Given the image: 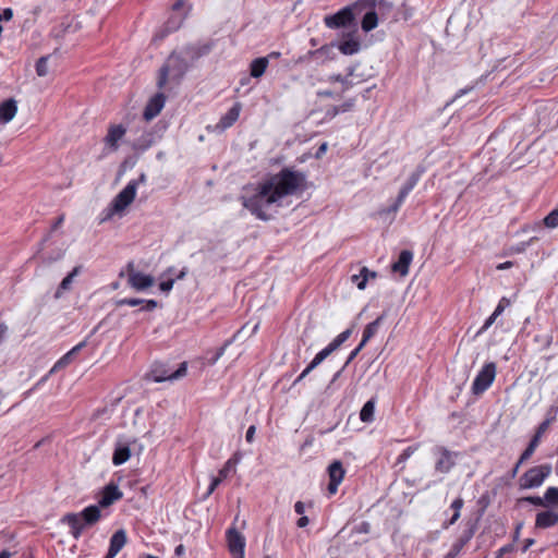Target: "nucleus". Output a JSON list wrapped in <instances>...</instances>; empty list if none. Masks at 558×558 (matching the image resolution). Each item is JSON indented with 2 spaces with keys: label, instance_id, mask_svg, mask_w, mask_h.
Segmentation results:
<instances>
[{
  "label": "nucleus",
  "instance_id": "f257e3e1",
  "mask_svg": "<svg viewBox=\"0 0 558 558\" xmlns=\"http://www.w3.org/2000/svg\"><path fill=\"white\" fill-rule=\"evenodd\" d=\"M275 195L282 199L292 196L306 189V175L304 172L294 170L292 167H284L278 173L265 180Z\"/></svg>",
  "mask_w": 558,
  "mask_h": 558
},
{
  "label": "nucleus",
  "instance_id": "f03ea898",
  "mask_svg": "<svg viewBox=\"0 0 558 558\" xmlns=\"http://www.w3.org/2000/svg\"><path fill=\"white\" fill-rule=\"evenodd\" d=\"M279 202L280 198L275 195V192L270 189V185L264 181L258 185L254 195L250 197H243L242 205L256 218L266 221L270 219L268 209L270 206L278 204Z\"/></svg>",
  "mask_w": 558,
  "mask_h": 558
},
{
  "label": "nucleus",
  "instance_id": "7ed1b4c3",
  "mask_svg": "<svg viewBox=\"0 0 558 558\" xmlns=\"http://www.w3.org/2000/svg\"><path fill=\"white\" fill-rule=\"evenodd\" d=\"M101 518L99 506L92 505L81 512H71L62 517L61 522L70 527V534L78 539L83 531L96 524Z\"/></svg>",
  "mask_w": 558,
  "mask_h": 558
},
{
  "label": "nucleus",
  "instance_id": "20e7f679",
  "mask_svg": "<svg viewBox=\"0 0 558 558\" xmlns=\"http://www.w3.org/2000/svg\"><path fill=\"white\" fill-rule=\"evenodd\" d=\"M551 471L553 468L548 463L533 466L522 474L519 480V487L521 489L537 488L551 474Z\"/></svg>",
  "mask_w": 558,
  "mask_h": 558
},
{
  "label": "nucleus",
  "instance_id": "39448f33",
  "mask_svg": "<svg viewBox=\"0 0 558 558\" xmlns=\"http://www.w3.org/2000/svg\"><path fill=\"white\" fill-rule=\"evenodd\" d=\"M135 196V183L129 182L126 186L113 198L110 206L104 210L105 216L101 221L110 219L116 213L123 211L134 201Z\"/></svg>",
  "mask_w": 558,
  "mask_h": 558
},
{
  "label": "nucleus",
  "instance_id": "423d86ee",
  "mask_svg": "<svg viewBox=\"0 0 558 558\" xmlns=\"http://www.w3.org/2000/svg\"><path fill=\"white\" fill-rule=\"evenodd\" d=\"M135 196V183L129 182L126 186L113 198L110 206L104 210L105 216L101 221L110 219L116 213L123 211L134 201Z\"/></svg>",
  "mask_w": 558,
  "mask_h": 558
},
{
  "label": "nucleus",
  "instance_id": "0eeeda50",
  "mask_svg": "<svg viewBox=\"0 0 558 558\" xmlns=\"http://www.w3.org/2000/svg\"><path fill=\"white\" fill-rule=\"evenodd\" d=\"M497 373V367L494 362L486 363L478 372L472 384V393L481 396L494 383Z\"/></svg>",
  "mask_w": 558,
  "mask_h": 558
},
{
  "label": "nucleus",
  "instance_id": "6e6552de",
  "mask_svg": "<svg viewBox=\"0 0 558 558\" xmlns=\"http://www.w3.org/2000/svg\"><path fill=\"white\" fill-rule=\"evenodd\" d=\"M187 364L182 362L177 371H170L163 364H156L153 366L148 374V378L155 383H162L166 380H175L186 375Z\"/></svg>",
  "mask_w": 558,
  "mask_h": 558
},
{
  "label": "nucleus",
  "instance_id": "1a4fd4ad",
  "mask_svg": "<svg viewBox=\"0 0 558 558\" xmlns=\"http://www.w3.org/2000/svg\"><path fill=\"white\" fill-rule=\"evenodd\" d=\"M424 173V168L418 167L407 180V182L402 185L399 191V194L395 202L385 210L386 214H396L404 199L409 195V193L414 189V186L420 181L422 174Z\"/></svg>",
  "mask_w": 558,
  "mask_h": 558
},
{
  "label": "nucleus",
  "instance_id": "9d476101",
  "mask_svg": "<svg viewBox=\"0 0 558 558\" xmlns=\"http://www.w3.org/2000/svg\"><path fill=\"white\" fill-rule=\"evenodd\" d=\"M434 456L437 458L435 463V471L438 473L447 474L456 465V458L458 452L448 450L446 447L436 446L433 449Z\"/></svg>",
  "mask_w": 558,
  "mask_h": 558
},
{
  "label": "nucleus",
  "instance_id": "9b49d317",
  "mask_svg": "<svg viewBox=\"0 0 558 558\" xmlns=\"http://www.w3.org/2000/svg\"><path fill=\"white\" fill-rule=\"evenodd\" d=\"M173 71H177V73H175L177 76H181L184 72L183 60L174 53H172L168 58L166 64L162 65L159 70V76H158V81H157V86L159 88H162L166 85L169 74Z\"/></svg>",
  "mask_w": 558,
  "mask_h": 558
},
{
  "label": "nucleus",
  "instance_id": "f8f14e48",
  "mask_svg": "<svg viewBox=\"0 0 558 558\" xmlns=\"http://www.w3.org/2000/svg\"><path fill=\"white\" fill-rule=\"evenodd\" d=\"M352 329H345L339 333L326 348L320 350L315 357L311 361L312 366L317 367L325 359H327L332 352L338 350L351 336Z\"/></svg>",
  "mask_w": 558,
  "mask_h": 558
},
{
  "label": "nucleus",
  "instance_id": "ddd939ff",
  "mask_svg": "<svg viewBox=\"0 0 558 558\" xmlns=\"http://www.w3.org/2000/svg\"><path fill=\"white\" fill-rule=\"evenodd\" d=\"M354 21L351 7H345L332 15H326L324 23L328 28L336 29L349 26Z\"/></svg>",
  "mask_w": 558,
  "mask_h": 558
},
{
  "label": "nucleus",
  "instance_id": "4468645a",
  "mask_svg": "<svg viewBox=\"0 0 558 558\" xmlns=\"http://www.w3.org/2000/svg\"><path fill=\"white\" fill-rule=\"evenodd\" d=\"M228 547L234 558H244L245 538L234 527H230L226 533Z\"/></svg>",
  "mask_w": 558,
  "mask_h": 558
},
{
  "label": "nucleus",
  "instance_id": "2eb2a0df",
  "mask_svg": "<svg viewBox=\"0 0 558 558\" xmlns=\"http://www.w3.org/2000/svg\"><path fill=\"white\" fill-rule=\"evenodd\" d=\"M558 487H548L543 497L539 496H526L522 497L520 502H529L537 507H553V502L558 501Z\"/></svg>",
  "mask_w": 558,
  "mask_h": 558
},
{
  "label": "nucleus",
  "instance_id": "dca6fc26",
  "mask_svg": "<svg viewBox=\"0 0 558 558\" xmlns=\"http://www.w3.org/2000/svg\"><path fill=\"white\" fill-rule=\"evenodd\" d=\"M345 471L343 469L342 463L339 460L333 461L328 466V475H329V484L328 492L330 495L337 493L340 483L344 477Z\"/></svg>",
  "mask_w": 558,
  "mask_h": 558
},
{
  "label": "nucleus",
  "instance_id": "f3484780",
  "mask_svg": "<svg viewBox=\"0 0 558 558\" xmlns=\"http://www.w3.org/2000/svg\"><path fill=\"white\" fill-rule=\"evenodd\" d=\"M122 498L123 493L119 489L118 485L110 482L102 488L98 506L99 508H107Z\"/></svg>",
  "mask_w": 558,
  "mask_h": 558
},
{
  "label": "nucleus",
  "instance_id": "a211bd4d",
  "mask_svg": "<svg viewBox=\"0 0 558 558\" xmlns=\"http://www.w3.org/2000/svg\"><path fill=\"white\" fill-rule=\"evenodd\" d=\"M166 104V96L162 93H157L155 96H153L143 112V118L146 121L153 120L155 117H157Z\"/></svg>",
  "mask_w": 558,
  "mask_h": 558
},
{
  "label": "nucleus",
  "instance_id": "6ab92c4d",
  "mask_svg": "<svg viewBox=\"0 0 558 558\" xmlns=\"http://www.w3.org/2000/svg\"><path fill=\"white\" fill-rule=\"evenodd\" d=\"M126 129L121 124H112L109 126L107 135L104 138L106 146L111 151H116L119 148V142L124 137Z\"/></svg>",
  "mask_w": 558,
  "mask_h": 558
},
{
  "label": "nucleus",
  "instance_id": "aec40b11",
  "mask_svg": "<svg viewBox=\"0 0 558 558\" xmlns=\"http://www.w3.org/2000/svg\"><path fill=\"white\" fill-rule=\"evenodd\" d=\"M558 524V511L553 509H547L541 511L535 517V527L536 529H549Z\"/></svg>",
  "mask_w": 558,
  "mask_h": 558
},
{
  "label": "nucleus",
  "instance_id": "412c9836",
  "mask_svg": "<svg viewBox=\"0 0 558 558\" xmlns=\"http://www.w3.org/2000/svg\"><path fill=\"white\" fill-rule=\"evenodd\" d=\"M242 109V105L240 102H235L226 114H223L219 122L216 125V129L219 131H225L232 126L239 119L240 112Z\"/></svg>",
  "mask_w": 558,
  "mask_h": 558
},
{
  "label": "nucleus",
  "instance_id": "4be33fe9",
  "mask_svg": "<svg viewBox=\"0 0 558 558\" xmlns=\"http://www.w3.org/2000/svg\"><path fill=\"white\" fill-rule=\"evenodd\" d=\"M413 259V253L409 250H403L399 254L398 260L391 265V270L404 277L409 272L410 264Z\"/></svg>",
  "mask_w": 558,
  "mask_h": 558
},
{
  "label": "nucleus",
  "instance_id": "5701e85b",
  "mask_svg": "<svg viewBox=\"0 0 558 558\" xmlns=\"http://www.w3.org/2000/svg\"><path fill=\"white\" fill-rule=\"evenodd\" d=\"M129 286L136 291H144L150 288L155 283V279L150 275H146L143 272L133 274L130 279H128Z\"/></svg>",
  "mask_w": 558,
  "mask_h": 558
},
{
  "label": "nucleus",
  "instance_id": "b1692460",
  "mask_svg": "<svg viewBox=\"0 0 558 558\" xmlns=\"http://www.w3.org/2000/svg\"><path fill=\"white\" fill-rule=\"evenodd\" d=\"M17 112V104L13 98L5 99L0 104V125L8 124Z\"/></svg>",
  "mask_w": 558,
  "mask_h": 558
},
{
  "label": "nucleus",
  "instance_id": "393cba45",
  "mask_svg": "<svg viewBox=\"0 0 558 558\" xmlns=\"http://www.w3.org/2000/svg\"><path fill=\"white\" fill-rule=\"evenodd\" d=\"M117 304H118V306L143 305L141 311H145V312H151L158 306V303L155 300H142V299H135V298L121 299L117 302Z\"/></svg>",
  "mask_w": 558,
  "mask_h": 558
},
{
  "label": "nucleus",
  "instance_id": "a878e982",
  "mask_svg": "<svg viewBox=\"0 0 558 558\" xmlns=\"http://www.w3.org/2000/svg\"><path fill=\"white\" fill-rule=\"evenodd\" d=\"M126 544V533L124 530H118L113 533V535L110 538L109 544V556L116 557L118 553L124 547Z\"/></svg>",
  "mask_w": 558,
  "mask_h": 558
},
{
  "label": "nucleus",
  "instance_id": "bb28decb",
  "mask_svg": "<svg viewBox=\"0 0 558 558\" xmlns=\"http://www.w3.org/2000/svg\"><path fill=\"white\" fill-rule=\"evenodd\" d=\"M131 457V449L128 442L118 441L114 447L112 454V463L114 465H121L125 463Z\"/></svg>",
  "mask_w": 558,
  "mask_h": 558
},
{
  "label": "nucleus",
  "instance_id": "cd10ccee",
  "mask_svg": "<svg viewBox=\"0 0 558 558\" xmlns=\"http://www.w3.org/2000/svg\"><path fill=\"white\" fill-rule=\"evenodd\" d=\"M81 272V266H76L69 272L63 280L60 282L59 287L54 292V298L60 299L66 291H70L72 288V283L74 278Z\"/></svg>",
  "mask_w": 558,
  "mask_h": 558
},
{
  "label": "nucleus",
  "instance_id": "c85d7f7f",
  "mask_svg": "<svg viewBox=\"0 0 558 558\" xmlns=\"http://www.w3.org/2000/svg\"><path fill=\"white\" fill-rule=\"evenodd\" d=\"M386 314L383 313L380 316H378L374 322L367 324L363 330L362 336V345H366V343L378 332L379 326L381 325L383 320L385 319Z\"/></svg>",
  "mask_w": 558,
  "mask_h": 558
},
{
  "label": "nucleus",
  "instance_id": "c756f323",
  "mask_svg": "<svg viewBox=\"0 0 558 558\" xmlns=\"http://www.w3.org/2000/svg\"><path fill=\"white\" fill-rule=\"evenodd\" d=\"M156 142L155 134L153 132H144L138 138L135 140L133 148L135 150L145 151Z\"/></svg>",
  "mask_w": 558,
  "mask_h": 558
},
{
  "label": "nucleus",
  "instance_id": "7c9ffc66",
  "mask_svg": "<svg viewBox=\"0 0 558 558\" xmlns=\"http://www.w3.org/2000/svg\"><path fill=\"white\" fill-rule=\"evenodd\" d=\"M268 66V59L266 57L257 58L252 61L250 71L251 76L258 78L260 77Z\"/></svg>",
  "mask_w": 558,
  "mask_h": 558
},
{
  "label": "nucleus",
  "instance_id": "2f4dec72",
  "mask_svg": "<svg viewBox=\"0 0 558 558\" xmlns=\"http://www.w3.org/2000/svg\"><path fill=\"white\" fill-rule=\"evenodd\" d=\"M352 75V70L349 72L348 75H341V74H332L327 77V82L329 83H340L342 86L341 94L345 93L350 88L353 87V82L350 80V76Z\"/></svg>",
  "mask_w": 558,
  "mask_h": 558
},
{
  "label": "nucleus",
  "instance_id": "473e14b6",
  "mask_svg": "<svg viewBox=\"0 0 558 558\" xmlns=\"http://www.w3.org/2000/svg\"><path fill=\"white\" fill-rule=\"evenodd\" d=\"M378 16L377 13L373 10L367 12L362 20L361 27L364 32H371L377 27Z\"/></svg>",
  "mask_w": 558,
  "mask_h": 558
},
{
  "label": "nucleus",
  "instance_id": "72a5a7b5",
  "mask_svg": "<svg viewBox=\"0 0 558 558\" xmlns=\"http://www.w3.org/2000/svg\"><path fill=\"white\" fill-rule=\"evenodd\" d=\"M338 48L341 53H343L345 56H351V54L359 52L360 43L355 39H349V40H344V41L340 43Z\"/></svg>",
  "mask_w": 558,
  "mask_h": 558
},
{
  "label": "nucleus",
  "instance_id": "f704fd0d",
  "mask_svg": "<svg viewBox=\"0 0 558 558\" xmlns=\"http://www.w3.org/2000/svg\"><path fill=\"white\" fill-rule=\"evenodd\" d=\"M375 401L374 399L368 400L360 412V418L362 422L369 423L374 420Z\"/></svg>",
  "mask_w": 558,
  "mask_h": 558
},
{
  "label": "nucleus",
  "instance_id": "c9c22d12",
  "mask_svg": "<svg viewBox=\"0 0 558 558\" xmlns=\"http://www.w3.org/2000/svg\"><path fill=\"white\" fill-rule=\"evenodd\" d=\"M351 281L356 284L359 290H364L368 281V268L362 267L359 275H353Z\"/></svg>",
  "mask_w": 558,
  "mask_h": 558
},
{
  "label": "nucleus",
  "instance_id": "e433bc0d",
  "mask_svg": "<svg viewBox=\"0 0 558 558\" xmlns=\"http://www.w3.org/2000/svg\"><path fill=\"white\" fill-rule=\"evenodd\" d=\"M539 439H537V437H532V439L530 440L527 447L525 448V450L521 453L520 456V463H524L525 461H527L534 453V451L536 450V448L538 447L539 445Z\"/></svg>",
  "mask_w": 558,
  "mask_h": 558
},
{
  "label": "nucleus",
  "instance_id": "4c0bfd02",
  "mask_svg": "<svg viewBox=\"0 0 558 558\" xmlns=\"http://www.w3.org/2000/svg\"><path fill=\"white\" fill-rule=\"evenodd\" d=\"M184 17H178V16H171L168 19V21L165 24V36L168 33L174 32L180 28V26L183 23Z\"/></svg>",
  "mask_w": 558,
  "mask_h": 558
},
{
  "label": "nucleus",
  "instance_id": "58836bf2",
  "mask_svg": "<svg viewBox=\"0 0 558 558\" xmlns=\"http://www.w3.org/2000/svg\"><path fill=\"white\" fill-rule=\"evenodd\" d=\"M475 533V526L471 525L469 529L464 530L461 535L456 539L459 544L465 547L470 541L473 538Z\"/></svg>",
  "mask_w": 558,
  "mask_h": 558
},
{
  "label": "nucleus",
  "instance_id": "ea45409f",
  "mask_svg": "<svg viewBox=\"0 0 558 558\" xmlns=\"http://www.w3.org/2000/svg\"><path fill=\"white\" fill-rule=\"evenodd\" d=\"M544 225L547 228H556L558 227V209L551 210L545 218Z\"/></svg>",
  "mask_w": 558,
  "mask_h": 558
},
{
  "label": "nucleus",
  "instance_id": "a19ab883",
  "mask_svg": "<svg viewBox=\"0 0 558 558\" xmlns=\"http://www.w3.org/2000/svg\"><path fill=\"white\" fill-rule=\"evenodd\" d=\"M417 450V446H410L405 448L397 458V464L404 463L415 451Z\"/></svg>",
  "mask_w": 558,
  "mask_h": 558
},
{
  "label": "nucleus",
  "instance_id": "79ce46f5",
  "mask_svg": "<svg viewBox=\"0 0 558 558\" xmlns=\"http://www.w3.org/2000/svg\"><path fill=\"white\" fill-rule=\"evenodd\" d=\"M463 548L464 547L461 544L454 541L449 551L444 556V558H458Z\"/></svg>",
  "mask_w": 558,
  "mask_h": 558
},
{
  "label": "nucleus",
  "instance_id": "37998d69",
  "mask_svg": "<svg viewBox=\"0 0 558 558\" xmlns=\"http://www.w3.org/2000/svg\"><path fill=\"white\" fill-rule=\"evenodd\" d=\"M555 420V417H551V418H546L545 421H543L536 432H535V435L534 437H537V439L541 440L542 436L546 433V430L548 429L549 425L551 424V422Z\"/></svg>",
  "mask_w": 558,
  "mask_h": 558
},
{
  "label": "nucleus",
  "instance_id": "c03bdc74",
  "mask_svg": "<svg viewBox=\"0 0 558 558\" xmlns=\"http://www.w3.org/2000/svg\"><path fill=\"white\" fill-rule=\"evenodd\" d=\"M50 57H41L39 60H37V76H45L48 74V70L46 66V63Z\"/></svg>",
  "mask_w": 558,
  "mask_h": 558
},
{
  "label": "nucleus",
  "instance_id": "a18cd8bd",
  "mask_svg": "<svg viewBox=\"0 0 558 558\" xmlns=\"http://www.w3.org/2000/svg\"><path fill=\"white\" fill-rule=\"evenodd\" d=\"M73 356L70 352H68L65 355H63L49 371V374L53 373L58 367L65 366L72 361Z\"/></svg>",
  "mask_w": 558,
  "mask_h": 558
},
{
  "label": "nucleus",
  "instance_id": "49530a36",
  "mask_svg": "<svg viewBox=\"0 0 558 558\" xmlns=\"http://www.w3.org/2000/svg\"><path fill=\"white\" fill-rule=\"evenodd\" d=\"M355 106V98H349L343 104L338 106V109L340 113L349 112L351 111Z\"/></svg>",
  "mask_w": 558,
  "mask_h": 558
},
{
  "label": "nucleus",
  "instance_id": "de8ad7c7",
  "mask_svg": "<svg viewBox=\"0 0 558 558\" xmlns=\"http://www.w3.org/2000/svg\"><path fill=\"white\" fill-rule=\"evenodd\" d=\"M229 344H230V341H227L222 347H220V348L216 351L215 355H214V356L210 359V361H209V364H210V365H214V364H216V363H217V361H218V360H219V359L225 354V351H226V349H227V347H228Z\"/></svg>",
  "mask_w": 558,
  "mask_h": 558
},
{
  "label": "nucleus",
  "instance_id": "09e8293b",
  "mask_svg": "<svg viewBox=\"0 0 558 558\" xmlns=\"http://www.w3.org/2000/svg\"><path fill=\"white\" fill-rule=\"evenodd\" d=\"M231 466H232V460L230 459L226 462L223 468L219 470L218 477L221 478L222 481L226 480L230 473Z\"/></svg>",
  "mask_w": 558,
  "mask_h": 558
},
{
  "label": "nucleus",
  "instance_id": "8fccbe9b",
  "mask_svg": "<svg viewBox=\"0 0 558 558\" xmlns=\"http://www.w3.org/2000/svg\"><path fill=\"white\" fill-rule=\"evenodd\" d=\"M498 316L499 315H496V313L493 312V314L485 320L484 325L481 327L477 333H483L486 331L495 323Z\"/></svg>",
  "mask_w": 558,
  "mask_h": 558
},
{
  "label": "nucleus",
  "instance_id": "3c124183",
  "mask_svg": "<svg viewBox=\"0 0 558 558\" xmlns=\"http://www.w3.org/2000/svg\"><path fill=\"white\" fill-rule=\"evenodd\" d=\"M364 347L365 345H362V342H360L359 345L353 351H351V353L349 354V356L343 365V368H345L357 356V354Z\"/></svg>",
  "mask_w": 558,
  "mask_h": 558
},
{
  "label": "nucleus",
  "instance_id": "603ef678",
  "mask_svg": "<svg viewBox=\"0 0 558 558\" xmlns=\"http://www.w3.org/2000/svg\"><path fill=\"white\" fill-rule=\"evenodd\" d=\"M222 482L221 478H219L218 476L217 477H213L211 478V483L207 489V493H206V497L210 496L215 489L219 486V484Z\"/></svg>",
  "mask_w": 558,
  "mask_h": 558
},
{
  "label": "nucleus",
  "instance_id": "864d4df0",
  "mask_svg": "<svg viewBox=\"0 0 558 558\" xmlns=\"http://www.w3.org/2000/svg\"><path fill=\"white\" fill-rule=\"evenodd\" d=\"M463 505H464L463 499H462L461 497H458V498H456V499L451 502L450 508H451L453 511H456V513H460V511H461V509H462Z\"/></svg>",
  "mask_w": 558,
  "mask_h": 558
},
{
  "label": "nucleus",
  "instance_id": "5fc2aeb1",
  "mask_svg": "<svg viewBox=\"0 0 558 558\" xmlns=\"http://www.w3.org/2000/svg\"><path fill=\"white\" fill-rule=\"evenodd\" d=\"M329 51H330V48L328 46H323L319 49L310 51L308 54L311 57H315L316 58V57H319V56L328 54Z\"/></svg>",
  "mask_w": 558,
  "mask_h": 558
},
{
  "label": "nucleus",
  "instance_id": "6e6d98bb",
  "mask_svg": "<svg viewBox=\"0 0 558 558\" xmlns=\"http://www.w3.org/2000/svg\"><path fill=\"white\" fill-rule=\"evenodd\" d=\"M317 96L325 97V98H339V97H341V94H336L332 90L325 89V90H318Z\"/></svg>",
  "mask_w": 558,
  "mask_h": 558
},
{
  "label": "nucleus",
  "instance_id": "4d7b16f0",
  "mask_svg": "<svg viewBox=\"0 0 558 558\" xmlns=\"http://www.w3.org/2000/svg\"><path fill=\"white\" fill-rule=\"evenodd\" d=\"M173 284H174V279H169V280L160 282L159 289L162 292L167 293V292H169L172 289Z\"/></svg>",
  "mask_w": 558,
  "mask_h": 558
},
{
  "label": "nucleus",
  "instance_id": "13d9d810",
  "mask_svg": "<svg viewBox=\"0 0 558 558\" xmlns=\"http://www.w3.org/2000/svg\"><path fill=\"white\" fill-rule=\"evenodd\" d=\"M185 546L183 544H180L174 549V555L172 558H185Z\"/></svg>",
  "mask_w": 558,
  "mask_h": 558
},
{
  "label": "nucleus",
  "instance_id": "bf43d9fd",
  "mask_svg": "<svg viewBox=\"0 0 558 558\" xmlns=\"http://www.w3.org/2000/svg\"><path fill=\"white\" fill-rule=\"evenodd\" d=\"M340 113L339 109H338V106H330L327 110H326V118L327 119H333L336 116H338Z\"/></svg>",
  "mask_w": 558,
  "mask_h": 558
},
{
  "label": "nucleus",
  "instance_id": "052dcab7",
  "mask_svg": "<svg viewBox=\"0 0 558 558\" xmlns=\"http://www.w3.org/2000/svg\"><path fill=\"white\" fill-rule=\"evenodd\" d=\"M459 518L460 513H456V511H453L452 517L442 523V527L448 529L450 525H453L459 520Z\"/></svg>",
  "mask_w": 558,
  "mask_h": 558
},
{
  "label": "nucleus",
  "instance_id": "680f3d73",
  "mask_svg": "<svg viewBox=\"0 0 558 558\" xmlns=\"http://www.w3.org/2000/svg\"><path fill=\"white\" fill-rule=\"evenodd\" d=\"M513 550V545L511 544H508L506 546H502L501 548H499V550L497 551V558H501L504 555L508 554V553H511Z\"/></svg>",
  "mask_w": 558,
  "mask_h": 558
},
{
  "label": "nucleus",
  "instance_id": "e2e57ef3",
  "mask_svg": "<svg viewBox=\"0 0 558 558\" xmlns=\"http://www.w3.org/2000/svg\"><path fill=\"white\" fill-rule=\"evenodd\" d=\"M13 16V11L12 9L10 8H5L1 13H0V17H1V21H10Z\"/></svg>",
  "mask_w": 558,
  "mask_h": 558
},
{
  "label": "nucleus",
  "instance_id": "0e129e2a",
  "mask_svg": "<svg viewBox=\"0 0 558 558\" xmlns=\"http://www.w3.org/2000/svg\"><path fill=\"white\" fill-rule=\"evenodd\" d=\"M255 432H256V427L254 425H251L247 428L246 435H245V439H246L247 442H252L254 440Z\"/></svg>",
  "mask_w": 558,
  "mask_h": 558
},
{
  "label": "nucleus",
  "instance_id": "69168bd1",
  "mask_svg": "<svg viewBox=\"0 0 558 558\" xmlns=\"http://www.w3.org/2000/svg\"><path fill=\"white\" fill-rule=\"evenodd\" d=\"M63 221H64V216H63V215H60V216L56 219V221L53 222V225L51 226L50 233H52V232L57 231V230L61 227V225L63 223Z\"/></svg>",
  "mask_w": 558,
  "mask_h": 558
},
{
  "label": "nucleus",
  "instance_id": "338daca9",
  "mask_svg": "<svg viewBox=\"0 0 558 558\" xmlns=\"http://www.w3.org/2000/svg\"><path fill=\"white\" fill-rule=\"evenodd\" d=\"M505 304H508V301L506 298H502L494 311L496 315H501V313L505 311Z\"/></svg>",
  "mask_w": 558,
  "mask_h": 558
},
{
  "label": "nucleus",
  "instance_id": "774afa93",
  "mask_svg": "<svg viewBox=\"0 0 558 558\" xmlns=\"http://www.w3.org/2000/svg\"><path fill=\"white\" fill-rule=\"evenodd\" d=\"M125 270H126V276H128V279L131 278V276L133 274H137L138 271L135 269V265L133 262H129L126 267H125Z\"/></svg>",
  "mask_w": 558,
  "mask_h": 558
}]
</instances>
